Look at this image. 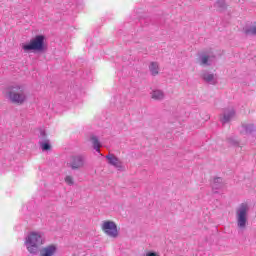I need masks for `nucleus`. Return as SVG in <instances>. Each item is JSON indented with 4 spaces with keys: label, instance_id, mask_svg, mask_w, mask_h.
<instances>
[{
    "label": "nucleus",
    "instance_id": "nucleus-18",
    "mask_svg": "<svg viewBox=\"0 0 256 256\" xmlns=\"http://www.w3.org/2000/svg\"><path fill=\"white\" fill-rule=\"evenodd\" d=\"M227 142L229 143V145H239V140H237V138L235 137L228 138Z\"/></svg>",
    "mask_w": 256,
    "mask_h": 256
},
{
    "label": "nucleus",
    "instance_id": "nucleus-13",
    "mask_svg": "<svg viewBox=\"0 0 256 256\" xmlns=\"http://www.w3.org/2000/svg\"><path fill=\"white\" fill-rule=\"evenodd\" d=\"M149 71L153 77H156V75H159V63L157 62H152L149 65Z\"/></svg>",
    "mask_w": 256,
    "mask_h": 256
},
{
    "label": "nucleus",
    "instance_id": "nucleus-17",
    "mask_svg": "<svg viewBox=\"0 0 256 256\" xmlns=\"http://www.w3.org/2000/svg\"><path fill=\"white\" fill-rule=\"evenodd\" d=\"M243 31H244V33H245V35L247 37H251L253 35H256V27L255 26H253V27H245L243 29Z\"/></svg>",
    "mask_w": 256,
    "mask_h": 256
},
{
    "label": "nucleus",
    "instance_id": "nucleus-10",
    "mask_svg": "<svg viewBox=\"0 0 256 256\" xmlns=\"http://www.w3.org/2000/svg\"><path fill=\"white\" fill-rule=\"evenodd\" d=\"M255 131V124L253 123H243L241 126V135H251Z\"/></svg>",
    "mask_w": 256,
    "mask_h": 256
},
{
    "label": "nucleus",
    "instance_id": "nucleus-12",
    "mask_svg": "<svg viewBox=\"0 0 256 256\" xmlns=\"http://www.w3.org/2000/svg\"><path fill=\"white\" fill-rule=\"evenodd\" d=\"M202 79L210 85H215L217 83V80L215 79V74L209 73L207 71L202 73Z\"/></svg>",
    "mask_w": 256,
    "mask_h": 256
},
{
    "label": "nucleus",
    "instance_id": "nucleus-14",
    "mask_svg": "<svg viewBox=\"0 0 256 256\" xmlns=\"http://www.w3.org/2000/svg\"><path fill=\"white\" fill-rule=\"evenodd\" d=\"M92 145H93V149H95V151H97L98 153H100V149H101V142H99V138H97V136H92L90 138Z\"/></svg>",
    "mask_w": 256,
    "mask_h": 256
},
{
    "label": "nucleus",
    "instance_id": "nucleus-3",
    "mask_svg": "<svg viewBox=\"0 0 256 256\" xmlns=\"http://www.w3.org/2000/svg\"><path fill=\"white\" fill-rule=\"evenodd\" d=\"M22 49L24 51H38L39 53H43L47 49L45 46V36L37 35L30 40L28 44H23Z\"/></svg>",
    "mask_w": 256,
    "mask_h": 256
},
{
    "label": "nucleus",
    "instance_id": "nucleus-6",
    "mask_svg": "<svg viewBox=\"0 0 256 256\" xmlns=\"http://www.w3.org/2000/svg\"><path fill=\"white\" fill-rule=\"evenodd\" d=\"M235 115H236L235 108L233 107L225 108L223 110L222 118L220 119V121L223 125H225L227 123H230V121H233V119H235Z\"/></svg>",
    "mask_w": 256,
    "mask_h": 256
},
{
    "label": "nucleus",
    "instance_id": "nucleus-15",
    "mask_svg": "<svg viewBox=\"0 0 256 256\" xmlns=\"http://www.w3.org/2000/svg\"><path fill=\"white\" fill-rule=\"evenodd\" d=\"M213 189H223V178H215L212 184Z\"/></svg>",
    "mask_w": 256,
    "mask_h": 256
},
{
    "label": "nucleus",
    "instance_id": "nucleus-2",
    "mask_svg": "<svg viewBox=\"0 0 256 256\" xmlns=\"http://www.w3.org/2000/svg\"><path fill=\"white\" fill-rule=\"evenodd\" d=\"M236 225L240 231H245L249 223V204L241 203L235 210Z\"/></svg>",
    "mask_w": 256,
    "mask_h": 256
},
{
    "label": "nucleus",
    "instance_id": "nucleus-16",
    "mask_svg": "<svg viewBox=\"0 0 256 256\" xmlns=\"http://www.w3.org/2000/svg\"><path fill=\"white\" fill-rule=\"evenodd\" d=\"M214 7L218 9V11H225L227 9L225 0H218L217 2H215Z\"/></svg>",
    "mask_w": 256,
    "mask_h": 256
},
{
    "label": "nucleus",
    "instance_id": "nucleus-20",
    "mask_svg": "<svg viewBox=\"0 0 256 256\" xmlns=\"http://www.w3.org/2000/svg\"><path fill=\"white\" fill-rule=\"evenodd\" d=\"M146 256H157V254L155 252H149L146 254Z\"/></svg>",
    "mask_w": 256,
    "mask_h": 256
},
{
    "label": "nucleus",
    "instance_id": "nucleus-7",
    "mask_svg": "<svg viewBox=\"0 0 256 256\" xmlns=\"http://www.w3.org/2000/svg\"><path fill=\"white\" fill-rule=\"evenodd\" d=\"M69 167H71V169L75 170V169H81V167H83V165H85V157L78 155V156H72L70 158V162L68 163Z\"/></svg>",
    "mask_w": 256,
    "mask_h": 256
},
{
    "label": "nucleus",
    "instance_id": "nucleus-11",
    "mask_svg": "<svg viewBox=\"0 0 256 256\" xmlns=\"http://www.w3.org/2000/svg\"><path fill=\"white\" fill-rule=\"evenodd\" d=\"M150 96L154 101H163L165 99V92L159 89L152 90Z\"/></svg>",
    "mask_w": 256,
    "mask_h": 256
},
{
    "label": "nucleus",
    "instance_id": "nucleus-5",
    "mask_svg": "<svg viewBox=\"0 0 256 256\" xmlns=\"http://www.w3.org/2000/svg\"><path fill=\"white\" fill-rule=\"evenodd\" d=\"M215 61V54L213 51H204L198 54L197 63L201 67H211Z\"/></svg>",
    "mask_w": 256,
    "mask_h": 256
},
{
    "label": "nucleus",
    "instance_id": "nucleus-4",
    "mask_svg": "<svg viewBox=\"0 0 256 256\" xmlns=\"http://www.w3.org/2000/svg\"><path fill=\"white\" fill-rule=\"evenodd\" d=\"M101 229L107 237L111 239H117L119 237V229L117 228V224L111 220H106L102 222Z\"/></svg>",
    "mask_w": 256,
    "mask_h": 256
},
{
    "label": "nucleus",
    "instance_id": "nucleus-1",
    "mask_svg": "<svg viewBox=\"0 0 256 256\" xmlns=\"http://www.w3.org/2000/svg\"><path fill=\"white\" fill-rule=\"evenodd\" d=\"M5 96L14 105H23L27 101V90L23 84H12L5 89Z\"/></svg>",
    "mask_w": 256,
    "mask_h": 256
},
{
    "label": "nucleus",
    "instance_id": "nucleus-8",
    "mask_svg": "<svg viewBox=\"0 0 256 256\" xmlns=\"http://www.w3.org/2000/svg\"><path fill=\"white\" fill-rule=\"evenodd\" d=\"M105 158L107 159L109 165H112V167H115L118 169V171H123V162H121V160H119L115 154L109 153L105 156Z\"/></svg>",
    "mask_w": 256,
    "mask_h": 256
},
{
    "label": "nucleus",
    "instance_id": "nucleus-19",
    "mask_svg": "<svg viewBox=\"0 0 256 256\" xmlns=\"http://www.w3.org/2000/svg\"><path fill=\"white\" fill-rule=\"evenodd\" d=\"M65 182L67 183V185H74V181H73V177L72 176H66L65 177Z\"/></svg>",
    "mask_w": 256,
    "mask_h": 256
},
{
    "label": "nucleus",
    "instance_id": "nucleus-9",
    "mask_svg": "<svg viewBox=\"0 0 256 256\" xmlns=\"http://www.w3.org/2000/svg\"><path fill=\"white\" fill-rule=\"evenodd\" d=\"M40 137L42 141L39 142V145L42 151H51V143H49V140H47V134L45 133V131H40Z\"/></svg>",
    "mask_w": 256,
    "mask_h": 256
}]
</instances>
